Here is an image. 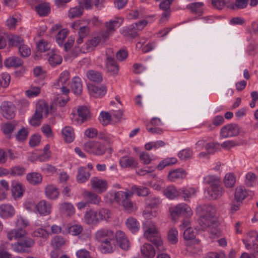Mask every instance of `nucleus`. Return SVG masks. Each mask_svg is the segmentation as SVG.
<instances>
[{
  "label": "nucleus",
  "instance_id": "obj_4",
  "mask_svg": "<svg viewBox=\"0 0 258 258\" xmlns=\"http://www.w3.org/2000/svg\"><path fill=\"white\" fill-rule=\"evenodd\" d=\"M144 235L146 238L152 242L156 246L159 251H160L164 250L162 245V240L154 225L148 227L145 231Z\"/></svg>",
  "mask_w": 258,
  "mask_h": 258
},
{
  "label": "nucleus",
  "instance_id": "obj_15",
  "mask_svg": "<svg viewBox=\"0 0 258 258\" xmlns=\"http://www.w3.org/2000/svg\"><path fill=\"white\" fill-rule=\"evenodd\" d=\"M38 213L42 216H46L51 213L52 205L49 202L42 200L36 206Z\"/></svg>",
  "mask_w": 258,
  "mask_h": 258
},
{
  "label": "nucleus",
  "instance_id": "obj_23",
  "mask_svg": "<svg viewBox=\"0 0 258 258\" xmlns=\"http://www.w3.org/2000/svg\"><path fill=\"white\" fill-rule=\"evenodd\" d=\"M14 207L9 204H3L0 206V215L4 218H9L15 214Z\"/></svg>",
  "mask_w": 258,
  "mask_h": 258
},
{
  "label": "nucleus",
  "instance_id": "obj_53",
  "mask_svg": "<svg viewBox=\"0 0 258 258\" xmlns=\"http://www.w3.org/2000/svg\"><path fill=\"white\" fill-rule=\"evenodd\" d=\"M7 242H3L0 245V258H14L11 254L6 250Z\"/></svg>",
  "mask_w": 258,
  "mask_h": 258
},
{
  "label": "nucleus",
  "instance_id": "obj_49",
  "mask_svg": "<svg viewBox=\"0 0 258 258\" xmlns=\"http://www.w3.org/2000/svg\"><path fill=\"white\" fill-rule=\"evenodd\" d=\"M68 34V31L66 29H62L58 33L56 37V41L59 45H62L63 41Z\"/></svg>",
  "mask_w": 258,
  "mask_h": 258
},
{
  "label": "nucleus",
  "instance_id": "obj_20",
  "mask_svg": "<svg viewBox=\"0 0 258 258\" xmlns=\"http://www.w3.org/2000/svg\"><path fill=\"white\" fill-rule=\"evenodd\" d=\"M45 194L50 200H55L59 195L58 189L54 185H47L45 188Z\"/></svg>",
  "mask_w": 258,
  "mask_h": 258
},
{
  "label": "nucleus",
  "instance_id": "obj_18",
  "mask_svg": "<svg viewBox=\"0 0 258 258\" xmlns=\"http://www.w3.org/2000/svg\"><path fill=\"white\" fill-rule=\"evenodd\" d=\"M119 164L123 168L130 167L134 168L138 166V162L133 157L127 156H124L121 157L119 160Z\"/></svg>",
  "mask_w": 258,
  "mask_h": 258
},
{
  "label": "nucleus",
  "instance_id": "obj_22",
  "mask_svg": "<svg viewBox=\"0 0 258 258\" xmlns=\"http://www.w3.org/2000/svg\"><path fill=\"white\" fill-rule=\"evenodd\" d=\"M5 66L7 68H18L23 64V61L18 56H11L6 59L4 61Z\"/></svg>",
  "mask_w": 258,
  "mask_h": 258
},
{
  "label": "nucleus",
  "instance_id": "obj_16",
  "mask_svg": "<svg viewBox=\"0 0 258 258\" xmlns=\"http://www.w3.org/2000/svg\"><path fill=\"white\" fill-rule=\"evenodd\" d=\"M27 235V232L23 228L13 229L9 231L7 234L8 238L12 240L13 239L20 241L25 238Z\"/></svg>",
  "mask_w": 258,
  "mask_h": 258
},
{
  "label": "nucleus",
  "instance_id": "obj_62",
  "mask_svg": "<svg viewBox=\"0 0 258 258\" xmlns=\"http://www.w3.org/2000/svg\"><path fill=\"white\" fill-rule=\"evenodd\" d=\"M40 92V89L38 87H33L26 91L27 95L29 97L37 96Z\"/></svg>",
  "mask_w": 258,
  "mask_h": 258
},
{
  "label": "nucleus",
  "instance_id": "obj_35",
  "mask_svg": "<svg viewBox=\"0 0 258 258\" xmlns=\"http://www.w3.org/2000/svg\"><path fill=\"white\" fill-rule=\"evenodd\" d=\"M59 210L61 213L67 216H71L75 213L73 206L70 203H63L60 206Z\"/></svg>",
  "mask_w": 258,
  "mask_h": 258
},
{
  "label": "nucleus",
  "instance_id": "obj_44",
  "mask_svg": "<svg viewBox=\"0 0 258 258\" xmlns=\"http://www.w3.org/2000/svg\"><path fill=\"white\" fill-rule=\"evenodd\" d=\"M132 193L129 194L126 192L119 191L114 194V199L117 203L121 204L123 200L125 199V197L132 196Z\"/></svg>",
  "mask_w": 258,
  "mask_h": 258
},
{
  "label": "nucleus",
  "instance_id": "obj_39",
  "mask_svg": "<svg viewBox=\"0 0 258 258\" xmlns=\"http://www.w3.org/2000/svg\"><path fill=\"white\" fill-rule=\"evenodd\" d=\"M164 195L167 198L173 199L179 196V190L173 186H169L164 189Z\"/></svg>",
  "mask_w": 258,
  "mask_h": 258
},
{
  "label": "nucleus",
  "instance_id": "obj_42",
  "mask_svg": "<svg viewBox=\"0 0 258 258\" xmlns=\"http://www.w3.org/2000/svg\"><path fill=\"white\" fill-rule=\"evenodd\" d=\"M9 170V174L13 176H21L25 174L26 169L21 166H15L11 168Z\"/></svg>",
  "mask_w": 258,
  "mask_h": 258
},
{
  "label": "nucleus",
  "instance_id": "obj_14",
  "mask_svg": "<svg viewBox=\"0 0 258 258\" xmlns=\"http://www.w3.org/2000/svg\"><path fill=\"white\" fill-rule=\"evenodd\" d=\"M115 243L117 242L122 249L127 250L130 247L129 241L123 232L117 231L115 233Z\"/></svg>",
  "mask_w": 258,
  "mask_h": 258
},
{
  "label": "nucleus",
  "instance_id": "obj_9",
  "mask_svg": "<svg viewBox=\"0 0 258 258\" xmlns=\"http://www.w3.org/2000/svg\"><path fill=\"white\" fill-rule=\"evenodd\" d=\"M112 52V49L111 48L109 49L106 52V67L108 72L112 75L115 76L117 74L119 68L113 56L110 55V54Z\"/></svg>",
  "mask_w": 258,
  "mask_h": 258
},
{
  "label": "nucleus",
  "instance_id": "obj_56",
  "mask_svg": "<svg viewBox=\"0 0 258 258\" xmlns=\"http://www.w3.org/2000/svg\"><path fill=\"white\" fill-rule=\"evenodd\" d=\"M28 131L27 128H22L16 135V139L21 142L25 141L28 137Z\"/></svg>",
  "mask_w": 258,
  "mask_h": 258
},
{
  "label": "nucleus",
  "instance_id": "obj_29",
  "mask_svg": "<svg viewBox=\"0 0 258 258\" xmlns=\"http://www.w3.org/2000/svg\"><path fill=\"white\" fill-rule=\"evenodd\" d=\"M86 75L90 81L96 83H101L103 80L101 73L94 70H89Z\"/></svg>",
  "mask_w": 258,
  "mask_h": 258
},
{
  "label": "nucleus",
  "instance_id": "obj_58",
  "mask_svg": "<svg viewBox=\"0 0 258 258\" xmlns=\"http://www.w3.org/2000/svg\"><path fill=\"white\" fill-rule=\"evenodd\" d=\"M124 32L125 35L129 36L131 38H135L138 35L137 29L135 28V25L133 24L126 28L124 30Z\"/></svg>",
  "mask_w": 258,
  "mask_h": 258
},
{
  "label": "nucleus",
  "instance_id": "obj_57",
  "mask_svg": "<svg viewBox=\"0 0 258 258\" xmlns=\"http://www.w3.org/2000/svg\"><path fill=\"white\" fill-rule=\"evenodd\" d=\"M133 189L134 191L139 196H147L150 194L149 189L146 187H138L135 186Z\"/></svg>",
  "mask_w": 258,
  "mask_h": 258
},
{
  "label": "nucleus",
  "instance_id": "obj_43",
  "mask_svg": "<svg viewBox=\"0 0 258 258\" xmlns=\"http://www.w3.org/2000/svg\"><path fill=\"white\" fill-rule=\"evenodd\" d=\"M65 244L63 237L60 236H55L51 241V245L55 249H58Z\"/></svg>",
  "mask_w": 258,
  "mask_h": 258
},
{
  "label": "nucleus",
  "instance_id": "obj_51",
  "mask_svg": "<svg viewBox=\"0 0 258 258\" xmlns=\"http://www.w3.org/2000/svg\"><path fill=\"white\" fill-rule=\"evenodd\" d=\"M83 12V9L82 7H74L71 9L69 13V17L70 18H75L79 17L82 15Z\"/></svg>",
  "mask_w": 258,
  "mask_h": 258
},
{
  "label": "nucleus",
  "instance_id": "obj_8",
  "mask_svg": "<svg viewBox=\"0 0 258 258\" xmlns=\"http://www.w3.org/2000/svg\"><path fill=\"white\" fill-rule=\"evenodd\" d=\"M1 110L4 117L11 119L15 115L16 108L12 102L5 101L3 102L1 105Z\"/></svg>",
  "mask_w": 258,
  "mask_h": 258
},
{
  "label": "nucleus",
  "instance_id": "obj_54",
  "mask_svg": "<svg viewBox=\"0 0 258 258\" xmlns=\"http://www.w3.org/2000/svg\"><path fill=\"white\" fill-rule=\"evenodd\" d=\"M99 119L103 125H106L111 121V116L108 112L102 111L100 114Z\"/></svg>",
  "mask_w": 258,
  "mask_h": 258
},
{
  "label": "nucleus",
  "instance_id": "obj_46",
  "mask_svg": "<svg viewBox=\"0 0 258 258\" xmlns=\"http://www.w3.org/2000/svg\"><path fill=\"white\" fill-rule=\"evenodd\" d=\"M256 240L258 241V234L256 231H250L247 233V238L245 241H247V242H252L254 248H256L257 246H258V245H256L254 243V242Z\"/></svg>",
  "mask_w": 258,
  "mask_h": 258
},
{
  "label": "nucleus",
  "instance_id": "obj_52",
  "mask_svg": "<svg viewBox=\"0 0 258 258\" xmlns=\"http://www.w3.org/2000/svg\"><path fill=\"white\" fill-rule=\"evenodd\" d=\"M23 39L20 36L17 35H13L9 38V44L12 46L19 47L20 45L23 44Z\"/></svg>",
  "mask_w": 258,
  "mask_h": 258
},
{
  "label": "nucleus",
  "instance_id": "obj_13",
  "mask_svg": "<svg viewBox=\"0 0 258 258\" xmlns=\"http://www.w3.org/2000/svg\"><path fill=\"white\" fill-rule=\"evenodd\" d=\"M90 182L92 188L99 193L106 191L108 187L106 180L100 179L97 177H92L91 179Z\"/></svg>",
  "mask_w": 258,
  "mask_h": 258
},
{
  "label": "nucleus",
  "instance_id": "obj_40",
  "mask_svg": "<svg viewBox=\"0 0 258 258\" xmlns=\"http://www.w3.org/2000/svg\"><path fill=\"white\" fill-rule=\"evenodd\" d=\"M196 190L194 188L186 189L183 188L179 190V196L183 198L184 200H187L191 197L195 195Z\"/></svg>",
  "mask_w": 258,
  "mask_h": 258
},
{
  "label": "nucleus",
  "instance_id": "obj_7",
  "mask_svg": "<svg viewBox=\"0 0 258 258\" xmlns=\"http://www.w3.org/2000/svg\"><path fill=\"white\" fill-rule=\"evenodd\" d=\"M192 214L191 208L185 204H180L174 207L171 212L173 219L175 220L176 217L184 216L189 217Z\"/></svg>",
  "mask_w": 258,
  "mask_h": 258
},
{
  "label": "nucleus",
  "instance_id": "obj_21",
  "mask_svg": "<svg viewBox=\"0 0 258 258\" xmlns=\"http://www.w3.org/2000/svg\"><path fill=\"white\" fill-rule=\"evenodd\" d=\"M142 255L145 258H153L155 255V250L153 246L149 243H145L141 247Z\"/></svg>",
  "mask_w": 258,
  "mask_h": 258
},
{
  "label": "nucleus",
  "instance_id": "obj_36",
  "mask_svg": "<svg viewBox=\"0 0 258 258\" xmlns=\"http://www.w3.org/2000/svg\"><path fill=\"white\" fill-rule=\"evenodd\" d=\"M125 223L128 229L132 232H136L139 230V224L135 218H128Z\"/></svg>",
  "mask_w": 258,
  "mask_h": 258
},
{
  "label": "nucleus",
  "instance_id": "obj_2",
  "mask_svg": "<svg viewBox=\"0 0 258 258\" xmlns=\"http://www.w3.org/2000/svg\"><path fill=\"white\" fill-rule=\"evenodd\" d=\"M95 239L101 244L100 250L103 253H111L115 246V234L109 229H101L97 231Z\"/></svg>",
  "mask_w": 258,
  "mask_h": 258
},
{
  "label": "nucleus",
  "instance_id": "obj_5",
  "mask_svg": "<svg viewBox=\"0 0 258 258\" xmlns=\"http://www.w3.org/2000/svg\"><path fill=\"white\" fill-rule=\"evenodd\" d=\"M46 115L48 114V106L45 103L37 104L35 112L30 120V123L34 126H39L43 118V112Z\"/></svg>",
  "mask_w": 258,
  "mask_h": 258
},
{
  "label": "nucleus",
  "instance_id": "obj_63",
  "mask_svg": "<svg viewBox=\"0 0 258 258\" xmlns=\"http://www.w3.org/2000/svg\"><path fill=\"white\" fill-rule=\"evenodd\" d=\"M37 47L38 51L40 52H45L50 49L48 43L44 40L39 41Z\"/></svg>",
  "mask_w": 258,
  "mask_h": 258
},
{
  "label": "nucleus",
  "instance_id": "obj_11",
  "mask_svg": "<svg viewBox=\"0 0 258 258\" xmlns=\"http://www.w3.org/2000/svg\"><path fill=\"white\" fill-rule=\"evenodd\" d=\"M240 128L235 123H231L222 127L220 131V135L222 138L236 136L239 134Z\"/></svg>",
  "mask_w": 258,
  "mask_h": 258
},
{
  "label": "nucleus",
  "instance_id": "obj_55",
  "mask_svg": "<svg viewBox=\"0 0 258 258\" xmlns=\"http://www.w3.org/2000/svg\"><path fill=\"white\" fill-rule=\"evenodd\" d=\"M105 26L107 33H110L114 31L115 28L120 26V23L116 20H111L107 22Z\"/></svg>",
  "mask_w": 258,
  "mask_h": 258
},
{
  "label": "nucleus",
  "instance_id": "obj_6",
  "mask_svg": "<svg viewBox=\"0 0 258 258\" xmlns=\"http://www.w3.org/2000/svg\"><path fill=\"white\" fill-rule=\"evenodd\" d=\"M84 148L86 151L96 155H102L106 151L105 146L97 141L87 142L84 144Z\"/></svg>",
  "mask_w": 258,
  "mask_h": 258
},
{
  "label": "nucleus",
  "instance_id": "obj_33",
  "mask_svg": "<svg viewBox=\"0 0 258 258\" xmlns=\"http://www.w3.org/2000/svg\"><path fill=\"white\" fill-rule=\"evenodd\" d=\"M72 90L74 94L80 95L82 92V85L80 78L75 77L72 83Z\"/></svg>",
  "mask_w": 258,
  "mask_h": 258
},
{
  "label": "nucleus",
  "instance_id": "obj_45",
  "mask_svg": "<svg viewBox=\"0 0 258 258\" xmlns=\"http://www.w3.org/2000/svg\"><path fill=\"white\" fill-rule=\"evenodd\" d=\"M70 79V73L67 71H64L62 72L60 75L58 82L54 84L55 86L57 85L60 86L61 85H64L67 84Z\"/></svg>",
  "mask_w": 258,
  "mask_h": 258
},
{
  "label": "nucleus",
  "instance_id": "obj_48",
  "mask_svg": "<svg viewBox=\"0 0 258 258\" xmlns=\"http://www.w3.org/2000/svg\"><path fill=\"white\" fill-rule=\"evenodd\" d=\"M256 176L252 172H248L245 175V183L247 186H252L255 183Z\"/></svg>",
  "mask_w": 258,
  "mask_h": 258
},
{
  "label": "nucleus",
  "instance_id": "obj_12",
  "mask_svg": "<svg viewBox=\"0 0 258 258\" xmlns=\"http://www.w3.org/2000/svg\"><path fill=\"white\" fill-rule=\"evenodd\" d=\"M78 117L74 118L73 121L78 124H81L88 120L90 117V112L88 108L86 106H80L77 109Z\"/></svg>",
  "mask_w": 258,
  "mask_h": 258
},
{
  "label": "nucleus",
  "instance_id": "obj_10",
  "mask_svg": "<svg viewBox=\"0 0 258 258\" xmlns=\"http://www.w3.org/2000/svg\"><path fill=\"white\" fill-rule=\"evenodd\" d=\"M34 244V241L33 239L25 237L13 244V248L16 252H25L26 248L31 247Z\"/></svg>",
  "mask_w": 258,
  "mask_h": 258
},
{
  "label": "nucleus",
  "instance_id": "obj_41",
  "mask_svg": "<svg viewBox=\"0 0 258 258\" xmlns=\"http://www.w3.org/2000/svg\"><path fill=\"white\" fill-rule=\"evenodd\" d=\"M11 190L13 196L15 198H20L23 195L22 185L19 183L13 182Z\"/></svg>",
  "mask_w": 258,
  "mask_h": 258
},
{
  "label": "nucleus",
  "instance_id": "obj_30",
  "mask_svg": "<svg viewBox=\"0 0 258 258\" xmlns=\"http://www.w3.org/2000/svg\"><path fill=\"white\" fill-rule=\"evenodd\" d=\"M83 196L90 203L96 205L98 204L100 201V198L98 195L90 191H84L83 193Z\"/></svg>",
  "mask_w": 258,
  "mask_h": 258
},
{
  "label": "nucleus",
  "instance_id": "obj_26",
  "mask_svg": "<svg viewBox=\"0 0 258 258\" xmlns=\"http://www.w3.org/2000/svg\"><path fill=\"white\" fill-rule=\"evenodd\" d=\"M90 176V172L86 167H81L78 168L77 180L79 183H84L87 181Z\"/></svg>",
  "mask_w": 258,
  "mask_h": 258
},
{
  "label": "nucleus",
  "instance_id": "obj_25",
  "mask_svg": "<svg viewBox=\"0 0 258 258\" xmlns=\"http://www.w3.org/2000/svg\"><path fill=\"white\" fill-rule=\"evenodd\" d=\"M100 42V38L99 37H95L93 39L88 41L84 45L83 53L90 52L94 50V48Z\"/></svg>",
  "mask_w": 258,
  "mask_h": 258
},
{
  "label": "nucleus",
  "instance_id": "obj_59",
  "mask_svg": "<svg viewBox=\"0 0 258 258\" xmlns=\"http://www.w3.org/2000/svg\"><path fill=\"white\" fill-rule=\"evenodd\" d=\"M192 154L191 150L188 149H185L180 151L178 156L179 158L181 160H186L190 158Z\"/></svg>",
  "mask_w": 258,
  "mask_h": 258
},
{
  "label": "nucleus",
  "instance_id": "obj_37",
  "mask_svg": "<svg viewBox=\"0 0 258 258\" xmlns=\"http://www.w3.org/2000/svg\"><path fill=\"white\" fill-rule=\"evenodd\" d=\"M177 162L175 158H167L161 161L158 165L157 168L159 170H162L165 167L172 165Z\"/></svg>",
  "mask_w": 258,
  "mask_h": 258
},
{
  "label": "nucleus",
  "instance_id": "obj_17",
  "mask_svg": "<svg viewBox=\"0 0 258 258\" xmlns=\"http://www.w3.org/2000/svg\"><path fill=\"white\" fill-rule=\"evenodd\" d=\"M186 176V171L181 168H178L169 172L168 178L171 181H174L180 179H183Z\"/></svg>",
  "mask_w": 258,
  "mask_h": 258
},
{
  "label": "nucleus",
  "instance_id": "obj_64",
  "mask_svg": "<svg viewBox=\"0 0 258 258\" xmlns=\"http://www.w3.org/2000/svg\"><path fill=\"white\" fill-rule=\"evenodd\" d=\"M140 160L145 165L149 164L152 161L149 154L146 152H142L139 156Z\"/></svg>",
  "mask_w": 258,
  "mask_h": 258
},
{
  "label": "nucleus",
  "instance_id": "obj_61",
  "mask_svg": "<svg viewBox=\"0 0 258 258\" xmlns=\"http://www.w3.org/2000/svg\"><path fill=\"white\" fill-rule=\"evenodd\" d=\"M49 233L45 230L42 228H39L34 231L33 233V235L35 237H40L43 238H47L49 236Z\"/></svg>",
  "mask_w": 258,
  "mask_h": 258
},
{
  "label": "nucleus",
  "instance_id": "obj_34",
  "mask_svg": "<svg viewBox=\"0 0 258 258\" xmlns=\"http://www.w3.org/2000/svg\"><path fill=\"white\" fill-rule=\"evenodd\" d=\"M48 55L49 57L48 58V61L52 67H55L61 63L62 57L59 55L55 53L54 51L51 50V52L48 53Z\"/></svg>",
  "mask_w": 258,
  "mask_h": 258
},
{
  "label": "nucleus",
  "instance_id": "obj_47",
  "mask_svg": "<svg viewBox=\"0 0 258 258\" xmlns=\"http://www.w3.org/2000/svg\"><path fill=\"white\" fill-rule=\"evenodd\" d=\"M235 182V178L233 174L228 173L225 176L224 183L227 187H232Z\"/></svg>",
  "mask_w": 258,
  "mask_h": 258
},
{
  "label": "nucleus",
  "instance_id": "obj_32",
  "mask_svg": "<svg viewBox=\"0 0 258 258\" xmlns=\"http://www.w3.org/2000/svg\"><path fill=\"white\" fill-rule=\"evenodd\" d=\"M62 134L66 142L71 143L73 141L75 138V134L73 128L70 126H66L62 129Z\"/></svg>",
  "mask_w": 258,
  "mask_h": 258
},
{
  "label": "nucleus",
  "instance_id": "obj_1",
  "mask_svg": "<svg viewBox=\"0 0 258 258\" xmlns=\"http://www.w3.org/2000/svg\"><path fill=\"white\" fill-rule=\"evenodd\" d=\"M197 210L202 212L199 217V223L203 230L218 227L219 223L216 217V209L214 206L207 205L199 206Z\"/></svg>",
  "mask_w": 258,
  "mask_h": 258
},
{
  "label": "nucleus",
  "instance_id": "obj_31",
  "mask_svg": "<svg viewBox=\"0 0 258 258\" xmlns=\"http://www.w3.org/2000/svg\"><path fill=\"white\" fill-rule=\"evenodd\" d=\"M35 10L39 16L45 17L50 13V8L48 4L42 3L36 6Z\"/></svg>",
  "mask_w": 258,
  "mask_h": 258
},
{
  "label": "nucleus",
  "instance_id": "obj_38",
  "mask_svg": "<svg viewBox=\"0 0 258 258\" xmlns=\"http://www.w3.org/2000/svg\"><path fill=\"white\" fill-rule=\"evenodd\" d=\"M160 199L157 197L150 196L145 200V203L147 208H157L160 204Z\"/></svg>",
  "mask_w": 258,
  "mask_h": 258
},
{
  "label": "nucleus",
  "instance_id": "obj_60",
  "mask_svg": "<svg viewBox=\"0 0 258 258\" xmlns=\"http://www.w3.org/2000/svg\"><path fill=\"white\" fill-rule=\"evenodd\" d=\"M19 51L21 55L23 57L29 56L31 54L30 48L26 45L22 44L19 47Z\"/></svg>",
  "mask_w": 258,
  "mask_h": 258
},
{
  "label": "nucleus",
  "instance_id": "obj_24",
  "mask_svg": "<svg viewBox=\"0 0 258 258\" xmlns=\"http://www.w3.org/2000/svg\"><path fill=\"white\" fill-rule=\"evenodd\" d=\"M89 89L91 95L94 97H102L106 93V88L104 86L98 87L92 85L89 87Z\"/></svg>",
  "mask_w": 258,
  "mask_h": 258
},
{
  "label": "nucleus",
  "instance_id": "obj_3",
  "mask_svg": "<svg viewBox=\"0 0 258 258\" xmlns=\"http://www.w3.org/2000/svg\"><path fill=\"white\" fill-rule=\"evenodd\" d=\"M110 217V212L106 209L102 208L98 211L90 209L85 214L84 219L88 225H96L100 221L107 220Z\"/></svg>",
  "mask_w": 258,
  "mask_h": 258
},
{
  "label": "nucleus",
  "instance_id": "obj_50",
  "mask_svg": "<svg viewBox=\"0 0 258 258\" xmlns=\"http://www.w3.org/2000/svg\"><path fill=\"white\" fill-rule=\"evenodd\" d=\"M177 234L178 231L176 229L171 228L168 234V239L169 241L172 244H175L177 241Z\"/></svg>",
  "mask_w": 258,
  "mask_h": 258
},
{
  "label": "nucleus",
  "instance_id": "obj_19",
  "mask_svg": "<svg viewBox=\"0 0 258 258\" xmlns=\"http://www.w3.org/2000/svg\"><path fill=\"white\" fill-rule=\"evenodd\" d=\"M224 190L219 182L213 184L208 190L209 195L214 199L220 198Z\"/></svg>",
  "mask_w": 258,
  "mask_h": 258
},
{
  "label": "nucleus",
  "instance_id": "obj_28",
  "mask_svg": "<svg viewBox=\"0 0 258 258\" xmlns=\"http://www.w3.org/2000/svg\"><path fill=\"white\" fill-rule=\"evenodd\" d=\"M131 197L132 196H128L125 197V199L123 200L121 204L124 209L128 213L133 212L137 209L136 204L133 203L130 199Z\"/></svg>",
  "mask_w": 258,
  "mask_h": 258
},
{
  "label": "nucleus",
  "instance_id": "obj_27",
  "mask_svg": "<svg viewBox=\"0 0 258 258\" xmlns=\"http://www.w3.org/2000/svg\"><path fill=\"white\" fill-rule=\"evenodd\" d=\"M26 179L30 184L37 185L41 182L42 176L38 172H32L27 174Z\"/></svg>",
  "mask_w": 258,
  "mask_h": 258
}]
</instances>
